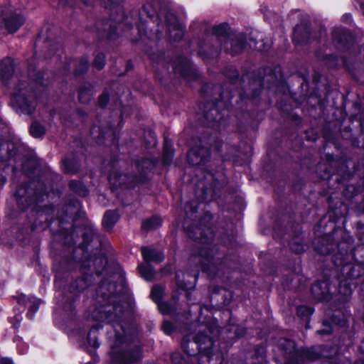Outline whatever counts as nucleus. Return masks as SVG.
I'll return each mask as SVG.
<instances>
[{"mask_svg":"<svg viewBox=\"0 0 364 364\" xmlns=\"http://www.w3.org/2000/svg\"><path fill=\"white\" fill-rule=\"evenodd\" d=\"M29 75H30L31 77H33V75H32L31 73H29Z\"/></svg>","mask_w":364,"mask_h":364,"instance_id":"09e8293b","label":"nucleus"},{"mask_svg":"<svg viewBox=\"0 0 364 364\" xmlns=\"http://www.w3.org/2000/svg\"><path fill=\"white\" fill-rule=\"evenodd\" d=\"M141 254L144 257V259L146 262H161L164 259V255L161 252L156 251L154 249H150L147 247L141 248Z\"/></svg>","mask_w":364,"mask_h":364,"instance_id":"4468645a","label":"nucleus"},{"mask_svg":"<svg viewBox=\"0 0 364 364\" xmlns=\"http://www.w3.org/2000/svg\"><path fill=\"white\" fill-rule=\"evenodd\" d=\"M95 0H82V1L87 5L91 4Z\"/></svg>","mask_w":364,"mask_h":364,"instance_id":"ea45409f","label":"nucleus"},{"mask_svg":"<svg viewBox=\"0 0 364 364\" xmlns=\"http://www.w3.org/2000/svg\"><path fill=\"white\" fill-rule=\"evenodd\" d=\"M228 28L229 27L227 23H221L213 28V35L220 41L221 48L224 42L228 40V37L227 36Z\"/></svg>","mask_w":364,"mask_h":364,"instance_id":"dca6fc26","label":"nucleus"},{"mask_svg":"<svg viewBox=\"0 0 364 364\" xmlns=\"http://www.w3.org/2000/svg\"><path fill=\"white\" fill-rule=\"evenodd\" d=\"M347 291H348V294H351V291L350 289H348Z\"/></svg>","mask_w":364,"mask_h":364,"instance_id":"de8ad7c7","label":"nucleus"},{"mask_svg":"<svg viewBox=\"0 0 364 364\" xmlns=\"http://www.w3.org/2000/svg\"><path fill=\"white\" fill-rule=\"evenodd\" d=\"M92 344L95 347H98L100 346V343L95 339L93 341V343Z\"/></svg>","mask_w":364,"mask_h":364,"instance_id":"79ce46f5","label":"nucleus"},{"mask_svg":"<svg viewBox=\"0 0 364 364\" xmlns=\"http://www.w3.org/2000/svg\"><path fill=\"white\" fill-rule=\"evenodd\" d=\"M216 250L203 248L200 255L195 257L194 260L200 263V269L207 272L210 276H214L223 269L224 260L216 256Z\"/></svg>","mask_w":364,"mask_h":364,"instance_id":"20e7f679","label":"nucleus"},{"mask_svg":"<svg viewBox=\"0 0 364 364\" xmlns=\"http://www.w3.org/2000/svg\"><path fill=\"white\" fill-rule=\"evenodd\" d=\"M318 333L320 334H329L331 333V330H321Z\"/></svg>","mask_w":364,"mask_h":364,"instance_id":"58836bf2","label":"nucleus"},{"mask_svg":"<svg viewBox=\"0 0 364 364\" xmlns=\"http://www.w3.org/2000/svg\"><path fill=\"white\" fill-rule=\"evenodd\" d=\"M153 166L154 164L150 159H144L141 161H136L134 163V167L137 170L138 175L129 176L126 173L112 172L109 174V179L110 183L115 187L122 186L133 187L145 181L147 173Z\"/></svg>","mask_w":364,"mask_h":364,"instance_id":"f03ea898","label":"nucleus"},{"mask_svg":"<svg viewBox=\"0 0 364 364\" xmlns=\"http://www.w3.org/2000/svg\"><path fill=\"white\" fill-rule=\"evenodd\" d=\"M197 210V205L193 202H189L186 204L185 211L187 214L191 213H196Z\"/></svg>","mask_w":364,"mask_h":364,"instance_id":"473e14b6","label":"nucleus"},{"mask_svg":"<svg viewBox=\"0 0 364 364\" xmlns=\"http://www.w3.org/2000/svg\"><path fill=\"white\" fill-rule=\"evenodd\" d=\"M87 340H88V342L91 344L92 343V341H91V332L89 333V334H88Z\"/></svg>","mask_w":364,"mask_h":364,"instance_id":"c03bdc74","label":"nucleus"},{"mask_svg":"<svg viewBox=\"0 0 364 364\" xmlns=\"http://www.w3.org/2000/svg\"><path fill=\"white\" fill-rule=\"evenodd\" d=\"M28 190L26 186H21L16 193V198L17 201L18 206L21 210H25L31 204H33L36 201H41L42 197L44 196L45 191H41V192L36 191L34 193L35 198H30L29 196H27Z\"/></svg>","mask_w":364,"mask_h":364,"instance_id":"6e6552de","label":"nucleus"},{"mask_svg":"<svg viewBox=\"0 0 364 364\" xmlns=\"http://www.w3.org/2000/svg\"><path fill=\"white\" fill-rule=\"evenodd\" d=\"M30 132L33 137L38 138L43 136L46 133L45 128L37 122L31 124Z\"/></svg>","mask_w":364,"mask_h":364,"instance_id":"b1692460","label":"nucleus"},{"mask_svg":"<svg viewBox=\"0 0 364 364\" xmlns=\"http://www.w3.org/2000/svg\"><path fill=\"white\" fill-rule=\"evenodd\" d=\"M14 73V62L11 58H5L1 63L0 77L2 83L8 85Z\"/></svg>","mask_w":364,"mask_h":364,"instance_id":"ddd939ff","label":"nucleus"},{"mask_svg":"<svg viewBox=\"0 0 364 364\" xmlns=\"http://www.w3.org/2000/svg\"><path fill=\"white\" fill-rule=\"evenodd\" d=\"M173 328L174 327L172 323L167 321H164L162 329L166 334H171L173 331Z\"/></svg>","mask_w":364,"mask_h":364,"instance_id":"2f4dec72","label":"nucleus"},{"mask_svg":"<svg viewBox=\"0 0 364 364\" xmlns=\"http://www.w3.org/2000/svg\"><path fill=\"white\" fill-rule=\"evenodd\" d=\"M325 282H316L311 287V292L318 300L326 299V292L322 290L323 286L326 287Z\"/></svg>","mask_w":364,"mask_h":364,"instance_id":"4be33fe9","label":"nucleus"},{"mask_svg":"<svg viewBox=\"0 0 364 364\" xmlns=\"http://www.w3.org/2000/svg\"><path fill=\"white\" fill-rule=\"evenodd\" d=\"M94 93L93 87L90 83H84L80 87L79 90V101L81 103L87 104L88 103L92 98Z\"/></svg>","mask_w":364,"mask_h":364,"instance_id":"2eb2a0df","label":"nucleus"},{"mask_svg":"<svg viewBox=\"0 0 364 364\" xmlns=\"http://www.w3.org/2000/svg\"><path fill=\"white\" fill-rule=\"evenodd\" d=\"M361 348H362V350H363V353H364V342H363V346H362V347H361Z\"/></svg>","mask_w":364,"mask_h":364,"instance_id":"a18cd8bd","label":"nucleus"},{"mask_svg":"<svg viewBox=\"0 0 364 364\" xmlns=\"http://www.w3.org/2000/svg\"><path fill=\"white\" fill-rule=\"evenodd\" d=\"M124 0H102L104 6L106 9L112 11L111 18L103 23V28L102 30L104 32H107V38H113L114 33L117 29L116 26L112 25V22H116L120 26V21L123 18V11L122 8L119 6Z\"/></svg>","mask_w":364,"mask_h":364,"instance_id":"423d86ee","label":"nucleus"},{"mask_svg":"<svg viewBox=\"0 0 364 364\" xmlns=\"http://www.w3.org/2000/svg\"><path fill=\"white\" fill-rule=\"evenodd\" d=\"M164 289L160 286H154L151 292V297L156 303H159L164 294Z\"/></svg>","mask_w":364,"mask_h":364,"instance_id":"a878e982","label":"nucleus"},{"mask_svg":"<svg viewBox=\"0 0 364 364\" xmlns=\"http://www.w3.org/2000/svg\"><path fill=\"white\" fill-rule=\"evenodd\" d=\"M114 313H111L107 316V319L108 320V322H116L117 326L122 328V326L120 323L122 316L120 315H118V313H122V307L116 306L114 307Z\"/></svg>","mask_w":364,"mask_h":364,"instance_id":"393cba45","label":"nucleus"},{"mask_svg":"<svg viewBox=\"0 0 364 364\" xmlns=\"http://www.w3.org/2000/svg\"><path fill=\"white\" fill-rule=\"evenodd\" d=\"M88 60L87 58H82L78 63L77 68L75 72L76 75H80L85 72L88 68Z\"/></svg>","mask_w":364,"mask_h":364,"instance_id":"c756f323","label":"nucleus"},{"mask_svg":"<svg viewBox=\"0 0 364 364\" xmlns=\"http://www.w3.org/2000/svg\"><path fill=\"white\" fill-rule=\"evenodd\" d=\"M331 58H333V59H336V57L335 56H331Z\"/></svg>","mask_w":364,"mask_h":364,"instance_id":"8fccbe9b","label":"nucleus"},{"mask_svg":"<svg viewBox=\"0 0 364 364\" xmlns=\"http://www.w3.org/2000/svg\"><path fill=\"white\" fill-rule=\"evenodd\" d=\"M166 18L168 32L170 38L176 41L181 40L183 36V26L177 22L174 16L171 15V18L168 16Z\"/></svg>","mask_w":364,"mask_h":364,"instance_id":"f8f14e48","label":"nucleus"},{"mask_svg":"<svg viewBox=\"0 0 364 364\" xmlns=\"http://www.w3.org/2000/svg\"><path fill=\"white\" fill-rule=\"evenodd\" d=\"M188 161L194 166L205 164L210 159V151L206 147H194L188 153Z\"/></svg>","mask_w":364,"mask_h":364,"instance_id":"9d476101","label":"nucleus"},{"mask_svg":"<svg viewBox=\"0 0 364 364\" xmlns=\"http://www.w3.org/2000/svg\"><path fill=\"white\" fill-rule=\"evenodd\" d=\"M162 224V220L159 216H153L144 221H143L141 228L144 230H154L159 228Z\"/></svg>","mask_w":364,"mask_h":364,"instance_id":"6ab92c4d","label":"nucleus"},{"mask_svg":"<svg viewBox=\"0 0 364 364\" xmlns=\"http://www.w3.org/2000/svg\"><path fill=\"white\" fill-rule=\"evenodd\" d=\"M228 40L225 41L222 45L226 51L232 55L237 54L242 51L245 46V36L242 33H239L235 36H228Z\"/></svg>","mask_w":364,"mask_h":364,"instance_id":"9b49d317","label":"nucleus"},{"mask_svg":"<svg viewBox=\"0 0 364 364\" xmlns=\"http://www.w3.org/2000/svg\"><path fill=\"white\" fill-rule=\"evenodd\" d=\"M360 7L364 13V0L360 1Z\"/></svg>","mask_w":364,"mask_h":364,"instance_id":"37998d69","label":"nucleus"},{"mask_svg":"<svg viewBox=\"0 0 364 364\" xmlns=\"http://www.w3.org/2000/svg\"><path fill=\"white\" fill-rule=\"evenodd\" d=\"M124 342L123 333L117 331L115 333V343L112 347L111 359L113 364H131L139 360L141 358V349L135 347L133 349L125 350L120 348L119 346Z\"/></svg>","mask_w":364,"mask_h":364,"instance_id":"7ed1b4c3","label":"nucleus"},{"mask_svg":"<svg viewBox=\"0 0 364 364\" xmlns=\"http://www.w3.org/2000/svg\"><path fill=\"white\" fill-rule=\"evenodd\" d=\"M176 282L178 285L183 289H188V287L186 284H183V282L180 279L179 275L177 274L176 275Z\"/></svg>","mask_w":364,"mask_h":364,"instance_id":"e433bc0d","label":"nucleus"},{"mask_svg":"<svg viewBox=\"0 0 364 364\" xmlns=\"http://www.w3.org/2000/svg\"><path fill=\"white\" fill-rule=\"evenodd\" d=\"M25 18L16 13L4 14L2 9H0V26H5L9 33L16 32L24 23Z\"/></svg>","mask_w":364,"mask_h":364,"instance_id":"0eeeda50","label":"nucleus"},{"mask_svg":"<svg viewBox=\"0 0 364 364\" xmlns=\"http://www.w3.org/2000/svg\"><path fill=\"white\" fill-rule=\"evenodd\" d=\"M232 77H237V76H238V73H237V70H232Z\"/></svg>","mask_w":364,"mask_h":364,"instance_id":"a19ab883","label":"nucleus"},{"mask_svg":"<svg viewBox=\"0 0 364 364\" xmlns=\"http://www.w3.org/2000/svg\"><path fill=\"white\" fill-rule=\"evenodd\" d=\"M204 117L209 126L215 127L217 123L220 122L222 116L215 107L210 108L205 112Z\"/></svg>","mask_w":364,"mask_h":364,"instance_id":"f3484780","label":"nucleus"},{"mask_svg":"<svg viewBox=\"0 0 364 364\" xmlns=\"http://www.w3.org/2000/svg\"><path fill=\"white\" fill-rule=\"evenodd\" d=\"M297 314L301 316H309L313 314V309L306 306H299L297 309Z\"/></svg>","mask_w":364,"mask_h":364,"instance_id":"7c9ffc66","label":"nucleus"},{"mask_svg":"<svg viewBox=\"0 0 364 364\" xmlns=\"http://www.w3.org/2000/svg\"><path fill=\"white\" fill-rule=\"evenodd\" d=\"M64 168L63 170L67 173H75L77 171L78 168L73 164V163L68 159L63 160Z\"/></svg>","mask_w":364,"mask_h":364,"instance_id":"c85d7f7f","label":"nucleus"},{"mask_svg":"<svg viewBox=\"0 0 364 364\" xmlns=\"http://www.w3.org/2000/svg\"><path fill=\"white\" fill-rule=\"evenodd\" d=\"M290 247L291 250L296 254H300L305 250V245L301 242V240L299 238L294 239L290 242Z\"/></svg>","mask_w":364,"mask_h":364,"instance_id":"bb28decb","label":"nucleus"},{"mask_svg":"<svg viewBox=\"0 0 364 364\" xmlns=\"http://www.w3.org/2000/svg\"><path fill=\"white\" fill-rule=\"evenodd\" d=\"M28 92L27 83L19 80L18 84L14 87L11 101L14 105L18 108L21 112L31 114L35 110L36 103L28 99Z\"/></svg>","mask_w":364,"mask_h":364,"instance_id":"39448f33","label":"nucleus"},{"mask_svg":"<svg viewBox=\"0 0 364 364\" xmlns=\"http://www.w3.org/2000/svg\"><path fill=\"white\" fill-rule=\"evenodd\" d=\"M173 157V149L171 144L165 141L163 153V162L164 164H169Z\"/></svg>","mask_w":364,"mask_h":364,"instance_id":"5701e85b","label":"nucleus"},{"mask_svg":"<svg viewBox=\"0 0 364 364\" xmlns=\"http://www.w3.org/2000/svg\"><path fill=\"white\" fill-rule=\"evenodd\" d=\"M141 276L147 281H151L154 277V271L149 264H140L138 267Z\"/></svg>","mask_w":364,"mask_h":364,"instance_id":"412c9836","label":"nucleus"},{"mask_svg":"<svg viewBox=\"0 0 364 364\" xmlns=\"http://www.w3.org/2000/svg\"><path fill=\"white\" fill-rule=\"evenodd\" d=\"M38 304H39V303L37 301H34L33 304L30 306L29 312L31 313V317L38 311Z\"/></svg>","mask_w":364,"mask_h":364,"instance_id":"c9c22d12","label":"nucleus"},{"mask_svg":"<svg viewBox=\"0 0 364 364\" xmlns=\"http://www.w3.org/2000/svg\"><path fill=\"white\" fill-rule=\"evenodd\" d=\"M71 63L73 64V65H75V66L76 65V62L75 61H73Z\"/></svg>","mask_w":364,"mask_h":364,"instance_id":"49530a36","label":"nucleus"},{"mask_svg":"<svg viewBox=\"0 0 364 364\" xmlns=\"http://www.w3.org/2000/svg\"><path fill=\"white\" fill-rule=\"evenodd\" d=\"M219 334V328L217 326H202L194 337V341H191L186 337L182 341V348L188 355H195L197 351L201 353L202 357L210 358V350L213 345V338Z\"/></svg>","mask_w":364,"mask_h":364,"instance_id":"f257e3e1","label":"nucleus"},{"mask_svg":"<svg viewBox=\"0 0 364 364\" xmlns=\"http://www.w3.org/2000/svg\"><path fill=\"white\" fill-rule=\"evenodd\" d=\"M108 94L104 92L100 97L98 103L101 107H105L108 102Z\"/></svg>","mask_w":364,"mask_h":364,"instance_id":"72a5a7b5","label":"nucleus"},{"mask_svg":"<svg viewBox=\"0 0 364 364\" xmlns=\"http://www.w3.org/2000/svg\"><path fill=\"white\" fill-rule=\"evenodd\" d=\"M332 40L334 45L339 50H345L348 48L352 41L350 33L344 28L337 27L332 31Z\"/></svg>","mask_w":364,"mask_h":364,"instance_id":"1a4fd4ad","label":"nucleus"},{"mask_svg":"<svg viewBox=\"0 0 364 364\" xmlns=\"http://www.w3.org/2000/svg\"><path fill=\"white\" fill-rule=\"evenodd\" d=\"M1 364H13L12 360L9 358H4L1 360Z\"/></svg>","mask_w":364,"mask_h":364,"instance_id":"4c0bfd02","label":"nucleus"},{"mask_svg":"<svg viewBox=\"0 0 364 364\" xmlns=\"http://www.w3.org/2000/svg\"><path fill=\"white\" fill-rule=\"evenodd\" d=\"M105 64V56L102 53H98L93 61V66L95 67L98 70H101L103 68Z\"/></svg>","mask_w":364,"mask_h":364,"instance_id":"cd10ccee","label":"nucleus"},{"mask_svg":"<svg viewBox=\"0 0 364 364\" xmlns=\"http://www.w3.org/2000/svg\"><path fill=\"white\" fill-rule=\"evenodd\" d=\"M70 188L80 196L85 197L87 195L88 191L80 181L73 180L69 183Z\"/></svg>","mask_w":364,"mask_h":364,"instance_id":"aec40b11","label":"nucleus"},{"mask_svg":"<svg viewBox=\"0 0 364 364\" xmlns=\"http://www.w3.org/2000/svg\"><path fill=\"white\" fill-rule=\"evenodd\" d=\"M159 311L163 314H167L169 313V307L166 303H158Z\"/></svg>","mask_w":364,"mask_h":364,"instance_id":"f704fd0d","label":"nucleus"},{"mask_svg":"<svg viewBox=\"0 0 364 364\" xmlns=\"http://www.w3.org/2000/svg\"><path fill=\"white\" fill-rule=\"evenodd\" d=\"M118 214L114 210H108L105 213L102 224L105 229L110 230L118 220Z\"/></svg>","mask_w":364,"mask_h":364,"instance_id":"a211bd4d","label":"nucleus"}]
</instances>
